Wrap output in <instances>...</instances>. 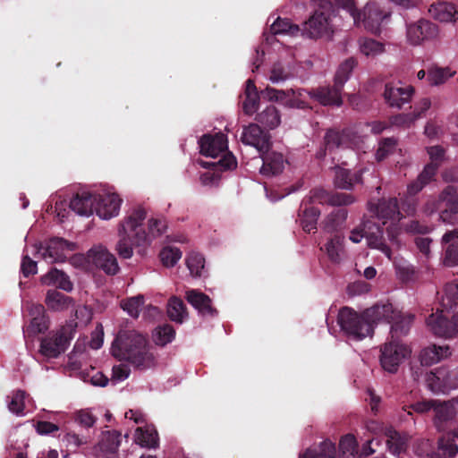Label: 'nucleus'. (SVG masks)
Listing matches in <instances>:
<instances>
[{"label": "nucleus", "mask_w": 458, "mask_h": 458, "mask_svg": "<svg viewBox=\"0 0 458 458\" xmlns=\"http://www.w3.org/2000/svg\"><path fill=\"white\" fill-rule=\"evenodd\" d=\"M147 213L139 207L120 223L118 235L120 237L115 250L120 258L127 259L133 255V247L141 246L151 242L152 238L162 235L166 229V223L162 218H151L148 221V231L143 227Z\"/></svg>", "instance_id": "nucleus-1"}, {"label": "nucleus", "mask_w": 458, "mask_h": 458, "mask_svg": "<svg viewBox=\"0 0 458 458\" xmlns=\"http://www.w3.org/2000/svg\"><path fill=\"white\" fill-rule=\"evenodd\" d=\"M393 314L391 303L376 304L361 314L349 307H344L339 310L337 322L344 333L360 341L373 335L374 325L381 321L382 318H391Z\"/></svg>", "instance_id": "nucleus-2"}, {"label": "nucleus", "mask_w": 458, "mask_h": 458, "mask_svg": "<svg viewBox=\"0 0 458 458\" xmlns=\"http://www.w3.org/2000/svg\"><path fill=\"white\" fill-rule=\"evenodd\" d=\"M111 353L137 369L145 370L155 365V357L147 339L134 330L119 331L112 344Z\"/></svg>", "instance_id": "nucleus-3"}, {"label": "nucleus", "mask_w": 458, "mask_h": 458, "mask_svg": "<svg viewBox=\"0 0 458 458\" xmlns=\"http://www.w3.org/2000/svg\"><path fill=\"white\" fill-rule=\"evenodd\" d=\"M314 12L302 24V33L310 38H318L333 32L332 18L336 7L345 10L356 22L360 18L354 0H313Z\"/></svg>", "instance_id": "nucleus-4"}, {"label": "nucleus", "mask_w": 458, "mask_h": 458, "mask_svg": "<svg viewBox=\"0 0 458 458\" xmlns=\"http://www.w3.org/2000/svg\"><path fill=\"white\" fill-rule=\"evenodd\" d=\"M369 211L376 216V218L382 221L383 225L389 221L386 233L389 239L394 241L398 233V222L401 219L397 199H381L377 204L369 203Z\"/></svg>", "instance_id": "nucleus-5"}, {"label": "nucleus", "mask_w": 458, "mask_h": 458, "mask_svg": "<svg viewBox=\"0 0 458 458\" xmlns=\"http://www.w3.org/2000/svg\"><path fill=\"white\" fill-rule=\"evenodd\" d=\"M72 338V329L63 327L41 339L39 352L47 358H57L67 350Z\"/></svg>", "instance_id": "nucleus-6"}, {"label": "nucleus", "mask_w": 458, "mask_h": 458, "mask_svg": "<svg viewBox=\"0 0 458 458\" xmlns=\"http://www.w3.org/2000/svg\"><path fill=\"white\" fill-rule=\"evenodd\" d=\"M430 331L438 337L453 338L458 333V315L437 309L427 318Z\"/></svg>", "instance_id": "nucleus-7"}, {"label": "nucleus", "mask_w": 458, "mask_h": 458, "mask_svg": "<svg viewBox=\"0 0 458 458\" xmlns=\"http://www.w3.org/2000/svg\"><path fill=\"white\" fill-rule=\"evenodd\" d=\"M425 380L428 388L434 393H446L458 388V367L449 370L438 368L426 373Z\"/></svg>", "instance_id": "nucleus-8"}, {"label": "nucleus", "mask_w": 458, "mask_h": 458, "mask_svg": "<svg viewBox=\"0 0 458 458\" xmlns=\"http://www.w3.org/2000/svg\"><path fill=\"white\" fill-rule=\"evenodd\" d=\"M410 353L409 348L401 344L399 340H391L381 349L380 363L382 368L390 372L397 371L402 360Z\"/></svg>", "instance_id": "nucleus-9"}, {"label": "nucleus", "mask_w": 458, "mask_h": 458, "mask_svg": "<svg viewBox=\"0 0 458 458\" xmlns=\"http://www.w3.org/2000/svg\"><path fill=\"white\" fill-rule=\"evenodd\" d=\"M354 197L350 193L329 192L324 189L316 188L310 191V195L303 199L301 202L306 201L307 206L315 204L330 206H346L353 203Z\"/></svg>", "instance_id": "nucleus-10"}, {"label": "nucleus", "mask_w": 458, "mask_h": 458, "mask_svg": "<svg viewBox=\"0 0 458 458\" xmlns=\"http://www.w3.org/2000/svg\"><path fill=\"white\" fill-rule=\"evenodd\" d=\"M357 12L360 13V18L356 22L354 21L353 22L359 25L362 17V23L365 29L375 35L380 33V26L384 20L390 17V13L384 11L376 3L368 4L362 13L358 9Z\"/></svg>", "instance_id": "nucleus-11"}, {"label": "nucleus", "mask_w": 458, "mask_h": 458, "mask_svg": "<svg viewBox=\"0 0 458 458\" xmlns=\"http://www.w3.org/2000/svg\"><path fill=\"white\" fill-rule=\"evenodd\" d=\"M438 34V27L426 19L407 25V38L411 45L418 46L424 40L435 38Z\"/></svg>", "instance_id": "nucleus-12"}, {"label": "nucleus", "mask_w": 458, "mask_h": 458, "mask_svg": "<svg viewBox=\"0 0 458 458\" xmlns=\"http://www.w3.org/2000/svg\"><path fill=\"white\" fill-rule=\"evenodd\" d=\"M413 94L412 86L402 87L389 82L385 85L383 98L389 107L401 109L405 104L411 102Z\"/></svg>", "instance_id": "nucleus-13"}, {"label": "nucleus", "mask_w": 458, "mask_h": 458, "mask_svg": "<svg viewBox=\"0 0 458 458\" xmlns=\"http://www.w3.org/2000/svg\"><path fill=\"white\" fill-rule=\"evenodd\" d=\"M89 258L98 268L103 270L106 275L114 276L120 269L114 255L102 246L91 249L89 251Z\"/></svg>", "instance_id": "nucleus-14"}, {"label": "nucleus", "mask_w": 458, "mask_h": 458, "mask_svg": "<svg viewBox=\"0 0 458 458\" xmlns=\"http://www.w3.org/2000/svg\"><path fill=\"white\" fill-rule=\"evenodd\" d=\"M241 139L242 143L255 147L259 153L267 152L271 147L269 136L258 123L245 126Z\"/></svg>", "instance_id": "nucleus-15"}, {"label": "nucleus", "mask_w": 458, "mask_h": 458, "mask_svg": "<svg viewBox=\"0 0 458 458\" xmlns=\"http://www.w3.org/2000/svg\"><path fill=\"white\" fill-rule=\"evenodd\" d=\"M121 203L116 193L97 194L95 212L102 219H110L118 215Z\"/></svg>", "instance_id": "nucleus-16"}, {"label": "nucleus", "mask_w": 458, "mask_h": 458, "mask_svg": "<svg viewBox=\"0 0 458 458\" xmlns=\"http://www.w3.org/2000/svg\"><path fill=\"white\" fill-rule=\"evenodd\" d=\"M74 243L64 238L54 237L46 243L43 259L50 263L62 262L66 259L65 250H73Z\"/></svg>", "instance_id": "nucleus-17"}, {"label": "nucleus", "mask_w": 458, "mask_h": 458, "mask_svg": "<svg viewBox=\"0 0 458 458\" xmlns=\"http://www.w3.org/2000/svg\"><path fill=\"white\" fill-rule=\"evenodd\" d=\"M200 154L206 157H216L227 150V140L222 132L215 135L204 134L199 140Z\"/></svg>", "instance_id": "nucleus-18"}, {"label": "nucleus", "mask_w": 458, "mask_h": 458, "mask_svg": "<svg viewBox=\"0 0 458 458\" xmlns=\"http://www.w3.org/2000/svg\"><path fill=\"white\" fill-rule=\"evenodd\" d=\"M363 231L368 245L382 250L389 257L390 249L385 242L383 226L369 219L363 222Z\"/></svg>", "instance_id": "nucleus-19"}, {"label": "nucleus", "mask_w": 458, "mask_h": 458, "mask_svg": "<svg viewBox=\"0 0 458 458\" xmlns=\"http://www.w3.org/2000/svg\"><path fill=\"white\" fill-rule=\"evenodd\" d=\"M342 87L333 86L318 87L310 92V97L323 106H340L343 104Z\"/></svg>", "instance_id": "nucleus-20"}, {"label": "nucleus", "mask_w": 458, "mask_h": 458, "mask_svg": "<svg viewBox=\"0 0 458 458\" xmlns=\"http://www.w3.org/2000/svg\"><path fill=\"white\" fill-rule=\"evenodd\" d=\"M366 171V168L352 171L344 167L335 166L334 184L339 189L352 190L355 185L363 182L362 174Z\"/></svg>", "instance_id": "nucleus-21"}, {"label": "nucleus", "mask_w": 458, "mask_h": 458, "mask_svg": "<svg viewBox=\"0 0 458 458\" xmlns=\"http://www.w3.org/2000/svg\"><path fill=\"white\" fill-rule=\"evenodd\" d=\"M355 135L350 129H343L341 131L329 129L324 136V145L328 150L339 148H351L353 144Z\"/></svg>", "instance_id": "nucleus-22"}, {"label": "nucleus", "mask_w": 458, "mask_h": 458, "mask_svg": "<svg viewBox=\"0 0 458 458\" xmlns=\"http://www.w3.org/2000/svg\"><path fill=\"white\" fill-rule=\"evenodd\" d=\"M445 205V208L440 213V218L447 221L451 214H458V191L453 185L446 186L439 194L437 208Z\"/></svg>", "instance_id": "nucleus-23"}, {"label": "nucleus", "mask_w": 458, "mask_h": 458, "mask_svg": "<svg viewBox=\"0 0 458 458\" xmlns=\"http://www.w3.org/2000/svg\"><path fill=\"white\" fill-rule=\"evenodd\" d=\"M263 98L269 101H276L289 107L304 108L305 103L294 97V91L278 90L270 87H267L260 92Z\"/></svg>", "instance_id": "nucleus-24"}, {"label": "nucleus", "mask_w": 458, "mask_h": 458, "mask_svg": "<svg viewBox=\"0 0 458 458\" xmlns=\"http://www.w3.org/2000/svg\"><path fill=\"white\" fill-rule=\"evenodd\" d=\"M393 317L391 318H382L381 321L384 320L391 325V339L398 340L399 337L406 335L410 331L412 324L414 316L413 315H403L399 311L393 308Z\"/></svg>", "instance_id": "nucleus-25"}, {"label": "nucleus", "mask_w": 458, "mask_h": 458, "mask_svg": "<svg viewBox=\"0 0 458 458\" xmlns=\"http://www.w3.org/2000/svg\"><path fill=\"white\" fill-rule=\"evenodd\" d=\"M97 194L78 192L70 201V208L80 216H89L95 212Z\"/></svg>", "instance_id": "nucleus-26"}, {"label": "nucleus", "mask_w": 458, "mask_h": 458, "mask_svg": "<svg viewBox=\"0 0 458 458\" xmlns=\"http://www.w3.org/2000/svg\"><path fill=\"white\" fill-rule=\"evenodd\" d=\"M428 13L432 18L441 22L458 21V8L450 2L433 3L428 8Z\"/></svg>", "instance_id": "nucleus-27"}, {"label": "nucleus", "mask_w": 458, "mask_h": 458, "mask_svg": "<svg viewBox=\"0 0 458 458\" xmlns=\"http://www.w3.org/2000/svg\"><path fill=\"white\" fill-rule=\"evenodd\" d=\"M30 315L32 316L30 325L24 331L28 335H35L44 333L48 329V319L45 315V308L42 304H31Z\"/></svg>", "instance_id": "nucleus-28"}, {"label": "nucleus", "mask_w": 458, "mask_h": 458, "mask_svg": "<svg viewBox=\"0 0 458 458\" xmlns=\"http://www.w3.org/2000/svg\"><path fill=\"white\" fill-rule=\"evenodd\" d=\"M442 243L446 245L444 254L445 266H458V228L445 232L442 237Z\"/></svg>", "instance_id": "nucleus-29"}, {"label": "nucleus", "mask_w": 458, "mask_h": 458, "mask_svg": "<svg viewBox=\"0 0 458 458\" xmlns=\"http://www.w3.org/2000/svg\"><path fill=\"white\" fill-rule=\"evenodd\" d=\"M187 301L192 305L201 315L214 317L217 310L213 308L211 299L198 290H190L186 293Z\"/></svg>", "instance_id": "nucleus-30"}, {"label": "nucleus", "mask_w": 458, "mask_h": 458, "mask_svg": "<svg viewBox=\"0 0 458 458\" xmlns=\"http://www.w3.org/2000/svg\"><path fill=\"white\" fill-rule=\"evenodd\" d=\"M263 161L260 174L266 176H273L280 174L284 166V156L277 152L259 153Z\"/></svg>", "instance_id": "nucleus-31"}, {"label": "nucleus", "mask_w": 458, "mask_h": 458, "mask_svg": "<svg viewBox=\"0 0 458 458\" xmlns=\"http://www.w3.org/2000/svg\"><path fill=\"white\" fill-rule=\"evenodd\" d=\"M386 445L389 452L394 455H400L406 452L409 445V436L400 433L393 428H386Z\"/></svg>", "instance_id": "nucleus-32"}, {"label": "nucleus", "mask_w": 458, "mask_h": 458, "mask_svg": "<svg viewBox=\"0 0 458 458\" xmlns=\"http://www.w3.org/2000/svg\"><path fill=\"white\" fill-rule=\"evenodd\" d=\"M121 445V433L116 430H108L102 433L98 446L107 458H118L117 451Z\"/></svg>", "instance_id": "nucleus-33"}, {"label": "nucleus", "mask_w": 458, "mask_h": 458, "mask_svg": "<svg viewBox=\"0 0 458 458\" xmlns=\"http://www.w3.org/2000/svg\"><path fill=\"white\" fill-rule=\"evenodd\" d=\"M41 283L47 286H55L65 292H71L73 284L69 276L55 267L50 269L46 275L41 277Z\"/></svg>", "instance_id": "nucleus-34"}, {"label": "nucleus", "mask_w": 458, "mask_h": 458, "mask_svg": "<svg viewBox=\"0 0 458 458\" xmlns=\"http://www.w3.org/2000/svg\"><path fill=\"white\" fill-rule=\"evenodd\" d=\"M451 355L450 347L448 345L438 346L433 344L424 348L420 354V360L422 366H431L442 359Z\"/></svg>", "instance_id": "nucleus-35"}, {"label": "nucleus", "mask_w": 458, "mask_h": 458, "mask_svg": "<svg viewBox=\"0 0 458 458\" xmlns=\"http://www.w3.org/2000/svg\"><path fill=\"white\" fill-rule=\"evenodd\" d=\"M320 210L314 206H307L306 201L300 207V223L304 232L311 233L317 230V222L320 216Z\"/></svg>", "instance_id": "nucleus-36"}, {"label": "nucleus", "mask_w": 458, "mask_h": 458, "mask_svg": "<svg viewBox=\"0 0 458 458\" xmlns=\"http://www.w3.org/2000/svg\"><path fill=\"white\" fill-rule=\"evenodd\" d=\"M441 308L447 313L458 315V283L455 281L447 283L441 297Z\"/></svg>", "instance_id": "nucleus-37"}, {"label": "nucleus", "mask_w": 458, "mask_h": 458, "mask_svg": "<svg viewBox=\"0 0 458 458\" xmlns=\"http://www.w3.org/2000/svg\"><path fill=\"white\" fill-rule=\"evenodd\" d=\"M336 448L335 443L325 440L318 445L307 448L300 454L299 458H336Z\"/></svg>", "instance_id": "nucleus-38"}, {"label": "nucleus", "mask_w": 458, "mask_h": 458, "mask_svg": "<svg viewBox=\"0 0 458 458\" xmlns=\"http://www.w3.org/2000/svg\"><path fill=\"white\" fill-rule=\"evenodd\" d=\"M348 212L344 208L334 209L324 220L323 227L328 233H339L344 227Z\"/></svg>", "instance_id": "nucleus-39"}, {"label": "nucleus", "mask_w": 458, "mask_h": 458, "mask_svg": "<svg viewBox=\"0 0 458 458\" xmlns=\"http://www.w3.org/2000/svg\"><path fill=\"white\" fill-rule=\"evenodd\" d=\"M45 302L48 309L54 311H62L73 305L72 298L61 293L56 290L47 291Z\"/></svg>", "instance_id": "nucleus-40"}, {"label": "nucleus", "mask_w": 458, "mask_h": 458, "mask_svg": "<svg viewBox=\"0 0 458 458\" xmlns=\"http://www.w3.org/2000/svg\"><path fill=\"white\" fill-rule=\"evenodd\" d=\"M435 175L436 165H427L424 167L423 171L419 174L417 180L408 185L407 192L409 196H415L424 188V186H426L429 182H431L434 179Z\"/></svg>", "instance_id": "nucleus-41"}, {"label": "nucleus", "mask_w": 458, "mask_h": 458, "mask_svg": "<svg viewBox=\"0 0 458 458\" xmlns=\"http://www.w3.org/2000/svg\"><path fill=\"white\" fill-rule=\"evenodd\" d=\"M344 237L341 233H335L325 244V250L329 260L335 264L341 262L344 254Z\"/></svg>", "instance_id": "nucleus-42"}, {"label": "nucleus", "mask_w": 458, "mask_h": 458, "mask_svg": "<svg viewBox=\"0 0 458 458\" xmlns=\"http://www.w3.org/2000/svg\"><path fill=\"white\" fill-rule=\"evenodd\" d=\"M256 121L266 130L275 129L281 123L279 111L274 106H269L257 114Z\"/></svg>", "instance_id": "nucleus-43"}, {"label": "nucleus", "mask_w": 458, "mask_h": 458, "mask_svg": "<svg viewBox=\"0 0 458 458\" xmlns=\"http://www.w3.org/2000/svg\"><path fill=\"white\" fill-rule=\"evenodd\" d=\"M135 442L142 447L156 448L158 445L157 432L153 428L139 427L135 432Z\"/></svg>", "instance_id": "nucleus-44"}, {"label": "nucleus", "mask_w": 458, "mask_h": 458, "mask_svg": "<svg viewBox=\"0 0 458 458\" xmlns=\"http://www.w3.org/2000/svg\"><path fill=\"white\" fill-rule=\"evenodd\" d=\"M431 101L429 98H422L414 106V110L411 114H399L395 121L396 123H413L417 119L423 117L426 112L430 108Z\"/></svg>", "instance_id": "nucleus-45"}, {"label": "nucleus", "mask_w": 458, "mask_h": 458, "mask_svg": "<svg viewBox=\"0 0 458 458\" xmlns=\"http://www.w3.org/2000/svg\"><path fill=\"white\" fill-rule=\"evenodd\" d=\"M167 315L173 321L182 323L187 315L186 307L183 301L176 296L169 299L167 303Z\"/></svg>", "instance_id": "nucleus-46"}, {"label": "nucleus", "mask_w": 458, "mask_h": 458, "mask_svg": "<svg viewBox=\"0 0 458 458\" xmlns=\"http://www.w3.org/2000/svg\"><path fill=\"white\" fill-rule=\"evenodd\" d=\"M356 65L357 61L353 57L347 58L339 65L334 80V82L337 84V87H342L344 89L345 82L349 80Z\"/></svg>", "instance_id": "nucleus-47"}, {"label": "nucleus", "mask_w": 458, "mask_h": 458, "mask_svg": "<svg viewBox=\"0 0 458 458\" xmlns=\"http://www.w3.org/2000/svg\"><path fill=\"white\" fill-rule=\"evenodd\" d=\"M270 30L274 35L295 36L301 31V28L293 24L290 20L278 17L271 25Z\"/></svg>", "instance_id": "nucleus-48"}, {"label": "nucleus", "mask_w": 458, "mask_h": 458, "mask_svg": "<svg viewBox=\"0 0 458 458\" xmlns=\"http://www.w3.org/2000/svg\"><path fill=\"white\" fill-rule=\"evenodd\" d=\"M455 431L443 435L438 440V448L443 454L448 457H454L458 453V445L456 444Z\"/></svg>", "instance_id": "nucleus-49"}, {"label": "nucleus", "mask_w": 458, "mask_h": 458, "mask_svg": "<svg viewBox=\"0 0 458 458\" xmlns=\"http://www.w3.org/2000/svg\"><path fill=\"white\" fill-rule=\"evenodd\" d=\"M175 336V330L173 326L164 324L156 327L153 333V341L156 344L165 346L171 343Z\"/></svg>", "instance_id": "nucleus-50"}, {"label": "nucleus", "mask_w": 458, "mask_h": 458, "mask_svg": "<svg viewBox=\"0 0 458 458\" xmlns=\"http://www.w3.org/2000/svg\"><path fill=\"white\" fill-rule=\"evenodd\" d=\"M201 165L206 168H214L216 171H226L235 168L237 161L232 153L226 152L225 150L217 162H203Z\"/></svg>", "instance_id": "nucleus-51"}, {"label": "nucleus", "mask_w": 458, "mask_h": 458, "mask_svg": "<svg viewBox=\"0 0 458 458\" xmlns=\"http://www.w3.org/2000/svg\"><path fill=\"white\" fill-rule=\"evenodd\" d=\"M435 412L436 423L446 422L453 420L457 412V407L454 403V398L437 406L435 408Z\"/></svg>", "instance_id": "nucleus-52"}, {"label": "nucleus", "mask_w": 458, "mask_h": 458, "mask_svg": "<svg viewBox=\"0 0 458 458\" xmlns=\"http://www.w3.org/2000/svg\"><path fill=\"white\" fill-rule=\"evenodd\" d=\"M143 304L144 296L142 294L122 300L120 302L121 308L134 318L139 317Z\"/></svg>", "instance_id": "nucleus-53"}, {"label": "nucleus", "mask_w": 458, "mask_h": 458, "mask_svg": "<svg viewBox=\"0 0 458 458\" xmlns=\"http://www.w3.org/2000/svg\"><path fill=\"white\" fill-rule=\"evenodd\" d=\"M26 393L22 390H17L7 396V406L11 412L16 415H22L25 408L24 399Z\"/></svg>", "instance_id": "nucleus-54"}, {"label": "nucleus", "mask_w": 458, "mask_h": 458, "mask_svg": "<svg viewBox=\"0 0 458 458\" xmlns=\"http://www.w3.org/2000/svg\"><path fill=\"white\" fill-rule=\"evenodd\" d=\"M182 257V251L177 247L167 246L162 249L159 258L166 267H174Z\"/></svg>", "instance_id": "nucleus-55"}, {"label": "nucleus", "mask_w": 458, "mask_h": 458, "mask_svg": "<svg viewBox=\"0 0 458 458\" xmlns=\"http://www.w3.org/2000/svg\"><path fill=\"white\" fill-rule=\"evenodd\" d=\"M186 265L191 276L199 277L201 276L202 270L204 269L205 259L199 253L191 252L186 259Z\"/></svg>", "instance_id": "nucleus-56"}, {"label": "nucleus", "mask_w": 458, "mask_h": 458, "mask_svg": "<svg viewBox=\"0 0 458 458\" xmlns=\"http://www.w3.org/2000/svg\"><path fill=\"white\" fill-rule=\"evenodd\" d=\"M454 74L449 68L433 67L428 70V80L431 85L444 83L448 78Z\"/></svg>", "instance_id": "nucleus-57"}, {"label": "nucleus", "mask_w": 458, "mask_h": 458, "mask_svg": "<svg viewBox=\"0 0 458 458\" xmlns=\"http://www.w3.org/2000/svg\"><path fill=\"white\" fill-rule=\"evenodd\" d=\"M397 145V141L394 138H385L379 142L378 148L376 153L377 161H382L390 154L394 153Z\"/></svg>", "instance_id": "nucleus-58"}, {"label": "nucleus", "mask_w": 458, "mask_h": 458, "mask_svg": "<svg viewBox=\"0 0 458 458\" xmlns=\"http://www.w3.org/2000/svg\"><path fill=\"white\" fill-rule=\"evenodd\" d=\"M89 440V436L76 432H67L63 437V441L66 443V446L71 450H75L81 445L87 444Z\"/></svg>", "instance_id": "nucleus-59"}, {"label": "nucleus", "mask_w": 458, "mask_h": 458, "mask_svg": "<svg viewBox=\"0 0 458 458\" xmlns=\"http://www.w3.org/2000/svg\"><path fill=\"white\" fill-rule=\"evenodd\" d=\"M360 51L366 55H375L384 51V45L375 39L367 38L361 44Z\"/></svg>", "instance_id": "nucleus-60"}, {"label": "nucleus", "mask_w": 458, "mask_h": 458, "mask_svg": "<svg viewBox=\"0 0 458 458\" xmlns=\"http://www.w3.org/2000/svg\"><path fill=\"white\" fill-rule=\"evenodd\" d=\"M75 421L81 427L89 428L93 427L96 422L95 417L86 410H81L77 412Z\"/></svg>", "instance_id": "nucleus-61"}, {"label": "nucleus", "mask_w": 458, "mask_h": 458, "mask_svg": "<svg viewBox=\"0 0 458 458\" xmlns=\"http://www.w3.org/2000/svg\"><path fill=\"white\" fill-rule=\"evenodd\" d=\"M38 271L37 262L32 260L28 255L23 256L21 264V272L23 276L29 277L30 276L35 275Z\"/></svg>", "instance_id": "nucleus-62"}, {"label": "nucleus", "mask_w": 458, "mask_h": 458, "mask_svg": "<svg viewBox=\"0 0 458 458\" xmlns=\"http://www.w3.org/2000/svg\"><path fill=\"white\" fill-rule=\"evenodd\" d=\"M428 153L431 159V162L428 165H435L436 172H437L440 163L442 162V160L444 158L445 150L440 146H432L428 148Z\"/></svg>", "instance_id": "nucleus-63"}, {"label": "nucleus", "mask_w": 458, "mask_h": 458, "mask_svg": "<svg viewBox=\"0 0 458 458\" xmlns=\"http://www.w3.org/2000/svg\"><path fill=\"white\" fill-rule=\"evenodd\" d=\"M259 96H246L242 104L244 114L248 115L253 114L259 108Z\"/></svg>", "instance_id": "nucleus-64"}]
</instances>
